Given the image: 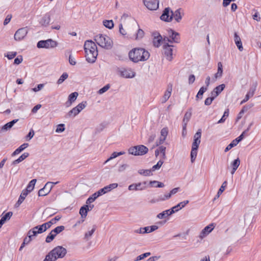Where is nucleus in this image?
Instances as JSON below:
<instances>
[{"instance_id":"obj_61","label":"nucleus","mask_w":261,"mask_h":261,"mask_svg":"<svg viewBox=\"0 0 261 261\" xmlns=\"http://www.w3.org/2000/svg\"><path fill=\"white\" fill-rule=\"evenodd\" d=\"M16 56V52H9L7 54V55H5V56L9 60L13 59Z\"/></svg>"},{"instance_id":"obj_64","label":"nucleus","mask_w":261,"mask_h":261,"mask_svg":"<svg viewBox=\"0 0 261 261\" xmlns=\"http://www.w3.org/2000/svg\"><path fill=\"white\" fill-rule=\"evenodd\" d=\"M22 57L21 56H19L15 59L14 63L16 65H18L21 63L22 61Z\"/></svg>"},{"instance_id":"obj_1","label":"nucleus","mask_w":261,"mask_h":261,"mask_svg":"<svg viewBox=\"0 0 261 261\" xmlns=\"http://www.w3.org/2000/svg\"><path fill=\"white\" fill-rule=\"evenodd\" d=\"M85 57L88 62L93 63L95 62L98 55L96 44L92 40H87L84 44Z\"/></svg>"},{"instance_id":"obj_6","label":"nucleus","mask_w":261,"mask_h":261,"mask_svg":"<svg viewBox=\"0 0 261 261\" xmlns=\"http://www.w3.org/2000/svg\"><path fill=\"white\" fill-rule=\"evenodd\" d=\"M148 151V148L143 145L132 147L128 149V152L134 155H142L146 154Z\"/></svg>"},{"instance_id":"obj_35","label":"nucleus","mask_w":261,"mask_h":261,"mask_svg":"<svg viewBox=\"0 0 261 261\" xmlns=\"http://www.w3.org/2000/svg\"><path fill=\"white\" fill-rule=\"evenodd\" d=\"M147 181H143L142 182H138L136 184L138 191H142L145 190L147 188Z\"/></svg>"},{"instance_id":"obj_31","label":"nucleus","mask_w":261,"mask_h":261,"mask_svg":"<svg viewBox=\"0 0 261 261\" xmlns=\"http://www.w3.org/2000/svg\"><path fill=\"white\" fill-rule=\"evenodd\" d=\"M95 230H96V226L94 225L91 230H89L88 231L86 232L85 233L84 239L87 240H88L92 237V236L93 235V234L94 232V231H95Z\"/></svg>"},{"instance_id":"obj_29","label":"nucleus","mask_w":261,"mask_h":261,"mask_svg":"<svg viewBox=\"0 0 261 261\" xmlns=\"http://www.w3.org/2000/svg\"><path fill=\"white\" fill-rule=\"evenodd\" d=\"M29 146L28 143H23L20 145L18 148H17L12 154V156H14L20 153L25 148Z\"/></svg>"},{"instance_id":"obj_46","label":"nucleus","mask_w":261,"mask_h":261,"mask_svg":"<svg viewBox=\"0 0 261 261\" xmlns=\"http://www.w3.org/2000/svg\"><path fill=\"white\" fill-rule=\"evenodd\" d=\"M251 125H252V124H251L250 125V126L248 127V128L246 130L244 131L239 137H238V138H237L235 139V140L238 141H237L238 143H239L241 140H242L243 139L244 136L246 135L247 132H248V130H249L250 127Z\"/></svg>"},{"instance_id":"obj_11","label":"nucleus","mask_w":261,"mask_h":261,"mask_svg":"<svg viewBox=\"0 0 261 261\" xmlns=\"http://www.w3.org/2000/svg\"><path fill=\"white\" fill-rule=\"evenodd\" d=\"M172 45H169L168 43L164 42L163 46V54L168 61H171L173 59Z\"/></svg>"},{"instance_id":"obj_57","label":"nucleus","mask_w":261,"mask_h":261,"mask_svg":"<svg viewBox=\"0 0 261 261\" xmlns=\"http://www.w3.org/2000/svg\"><path fill=\"white\" fill-rule=\"evenodd\" d=\"M215 98V97H214V95H212V97L206 98L204 104L206 106L210 105Z\"/></svg>"},{"instance_id":"obj_43","label":"nucleus","mask_w":261,"mask_h":261,"mask_svg":"<svg viewBox=\"0 0 261 261\" xmlns=\"http://www.w3.org/2000/svg\"><path fill=\"white\" fill-rule=\"evenodd\" d=\"M237 140H233L229 145L227 146V147L225 149V152H227L231 149L232 147L236 146L238 143L237 142Z\"/></svg>"},{"instance_id":"obj_26","label":"nucleus","mask_w":261,"mask_h":261,"mask_svg":"<svg viewBox=\"0 0 261 261\" xmlns=\"http://www.w3.org/2000/svg\"><path fill=\"white\" fill-rule=\"evenodd\" d=\"M53 186H51L48 190H47V188H45L44 186L43 188L39 190L38 196H44L47 195L50 192Z\"/></svg>"},{"instance_id":"obj_56","label":"nucleus","mask_w":261,"mask_h":261,"mask_svg":"<svg viewBox=\"0 0 261 261\" xmlns=\"http://www.w3.org/2000/svg\"><path fill=\"white\" fill-rule=\"evenodd\" d=\"M64 124H60L57 125V127L56 129V133H61L64 131L65 127H64Z\"/></svg>"},{"instance_id":"obj_3","label":"nucleus","mask_w":261,"mask_h":261,"mask_svg":"<svg viewBox=\"0 0 261 261\" xmlns=\"http://www.w3.org/2000/svg\"><path fill=\"white\" fill-rule=\"evenodd\" d=\"M66 249L58 246L54 248L45 256L43 261H55L58 258H63L66 254Z\"/></svg>"},{"instance_id":"obj_33","label":"nucleus","mask_w":261,"mask_h":261,"mask_svg":"<svg viewBox=\"0 0 261 261\" xmlns=\"http://www.w3.org/2000/svg\"><path fill=\"white\" fill-rule=\"evenodd\" d=\"M124 154V152H114L112 153L111 156L108 158L105 162V164L107 163V162H108L109 161H110V160L113 159H115L116 158V157L119 156V155H122Z\"/></svg>"},{"instance_id":"obj_51","label":"nucleus","mask_w":261,"mask_h":261,"mask_svg":"<svg viewBox=\"0 0 261 261\" xmlns=\"http://www.w3.org/2000/svg\"><path fill=\"white\" fill-rule=\"evenodd\" d=\"M164 163V161L163 160H160L156 165L152 166L151 170L152 171H154L156 170H159L162 166Z\"/></svg>"},{"instance_id":"obj_59","label":"nucleus","mask_w":261,"mask_h":261,"mask_svg":"<svg viewBox=\"0 0 261 261\" xmlns=\"http://www.w3.org/2000/svg\"><path fill=\"white\" fill-rule=\"evenodd\" d=\"M171 197V195L169 193L168 194H165L163 196H160L159 198L161 201H165L166 200L169 199Z\"/></svg>"},{"instance_id":"obj_18","label":"nucleus","mask_w":261,"mask_h":261,"mask_svg":"<svg viewBox=\"0 0 261 261\" xmlns=\"http://www.w3.org/2000/svg\"><path fill=\"white\" fill-rule=\"evenodd\" d=\"M177 210H176L175 211L169 210H165L162 213H159L157 215V218L160 219H163L167 218L168 216L171 215L175 212H177Z\"/></svg>"},{"instance_id":"obj_60","label":"nucleus","mask_w":261,"mask_h":261,"mask_svg":"<svg viewBox=\"0 0 261 261\" xmlns=\"http://www.w3.org/2000/svg\"><path fill=\"white\" fill-rule=\"evenodd\" d=\"M28 194L29 193L27 191L23 190H22L19 198L23 201Z\"/></svg>"},{"instance_id":"obj_21","label":"nucleus","mask_w":261,"mask_h":261,"mask_svg":"<svg viewBox=\"0 0 261 261\" xmlns=\"http://www.w3.org/2000/svg\"><path fill=\"white\" fill-rule=\"evenodd\" d=\"M223 74V65L221 62L218 63V70L217 73L215 74L214 77L212 79L213 82H215L218 78H220Z\"/></svg>"},{"instance_id":"obj_30","label":"nucleus","mask_w":261,"mask_h":261,"mask_svg":"<svg viewBox=\"0 0 261 261\" xmlns=\"http://www.w3.org/2000/svg\"><path fill=\"white\" fill-rule=\"evenodd\" d=\"M13 215V213L12 212H9L7 213L6 214L3 215L1 219V221L4 224L7 221H8L10 219L11 217Z\"/></svg>"},{"instance_id":"obj_49","label":"nucleus","mask_w":261,"mask_h":261,"mask_svg":"<svg viewBox=\"0 0 261 261\" xmlns=\"http://www.w3.org/2000/svg\"><path fill=\"white\" fill-rule=\"evenodd\" d=\"M207 90V87H202L200 88V89H199L197 95H196V98H202V96L203 94V93Z\"/></svg>"},{"instance_id":"obj_25","label":"nucleus","mask_w":261,"mask_h":261,"mask_svg":"<svg viewBox=\"0 0 261 261\" xmlns=\"http://www.w3.org/2000/svg\"><path fill=\"white\" fill-rule=\"evenodd\" d=\"M189 200H185V201H182V202L179 203L176 205L172 207L170 210H173V211L177 210V212L179 210L184 207L188 203H189Z\"/></svg>"},{"instance_id":"obj_13","label":"nucleus","mask_w":261,"mask_h":261,"mask_svg":"<svg viewBox=\"0 0 261 261\" xmlns=\"http://www.w3.org/2000/svg\"><path fill=\"white\" fill-rule=\"evenodd\" d=\"M28 33L27 28H22L18 29L14 34V39L16 41H20L24 39Z\"/></svg>"},{"instance_id":"obj_32","label":"nucleus","mask_w":261,"mask_h":261,"mask_svg":"<svg viewBox=\"0 0 261 261\" xmlns=\"http://www.w3.org/2000/svg\"><path fill=\"white\" fill-rule=\"evenodd\" d=\"M162 37L161 35H159L157 37H154L153 40V44L155 47H158L161 44Z\"/></svg>"},{"instance_id":"obj_24","label":"nucleus","mask_w":261,"mask_h":261,"mask_svg":"<svg viewBox=\"0 0 261 261\" xmlns=\"http://www.w3.org/2000/svg\"><path fill=\"white\" fill-rule=\"evenodd\" d=\"M18 121V119H14L8 123H6L1 128L2 130V131H6L8 129L11 128L13 126V125L15 123H16Z\"/></svg>"},{"instance_id":"obj_38","label":"nucleus","mask_w":261,"mask_h":261,"mask_svg":"<svg viewBox=\"0 0 261 261\" xmlns=\"http://www.w3.org/2000/svg\"><path fill=\"white\" fill-rule=\"evenodd\" d=\"M103 24L105 27L110 29L114 27L113 21L112 20H105L103 21Z\"/></svg>"},{"instance_id":"obj_10","label":"nucleus","mask_w":261,"mask_h":261,"mask_svg":"<svg viewBox=\"0 0 261 261\" xmlns=\"http://www.w3.org/2000/svg\"><path fill=\"white\" fill-rule=\"evenodd\" d=\"M87 105L86 101H83L79 103L75 107L73 108L72 110L68 112L67 116L68 117H74L79 114L83 109H84Z\"/></svg>"},{"instance_id":"obj_54","label":"nucleus","mask_w":261,"mask_h":261,"mask_svg":"<svg viewBox=\"0 0 261 261\" xmlns=\"http://www.w3.org/2000/svg\"><path fill=\"white\" fill-rule=\"evenodd\" d=\"M110 87L109 84L106 85L103 87H102V88L98 90V93L99 94H102L104 93L105 92H106L109 89Z\"/></svg>"},{"instance_id":"obj_34","label":"nucleus","mask_w":261,"mask_h":261,"mask_svg":"<svg viewBox=\"0 0 261 261\" xmlns=\"http://www.w3.org/2000/svg\"><path fill=\"white\" fill-rule=\"evenodd\" d=\"M149 185H150L151 187L158 188H163L164 187V185L163 183L156 180L150 181L149 182Z\"/></svg>"},{"instance_id":"obj_42","label":"nucleus","mask_w":261,"mask_h":261,"mask_svg":"<svg viewBox=\"0 0 261 261\" xmlns=\"http://www.w3.org/2000/svg\"><path fill=\"white\" fill-rule=\"evenodd\" d=\"M144 35V31L141 29L138 28L137 30V32L136 33L135 35V39L136 40L141 39L143 37Z\"/></svg>"},{"instance_id":"obj_20","label":"nucleus","mask_w":261,"mask_h":261,"mask_svg":"<svg viewBox=\"0 0 261 261\" xmlns=\"http://www.w3.org/2000/svg\"><path fill=\"white\" fill-rule=\"evenodd\" d=\"M225 85L224 84H221L216 87L211 92V95H214V97H216L219 94L224 90Z\"/></svg>"},{"instance_id":"obj_47","label":"nucleus","mask_w":261,"mask_h":261,"mask_svg":"<svg viewBox=\"0 0 261 261\" xmlns=\"http://www.w3.org/2000/svg\"><path fill=\"white\" fill-rule=\"evenodd\" d=\"M88 211L85 207V205L82 206L80 210V214L83 218H85L87 216Z\"/></svg>"},{"instance_id":"obj_14","label":"nucleus","mask_w":261,"mask_h":261,"mask_svg":"<svg viewBox=\"0 0 261 261\" xmlns=\"http://www.w3.org/2000/svg\"><path fill=\"white\" fill-rule=\"evenodd\" d=\"M169 34L170 35V37L171 38V40H170L168 38H165L164 39V42H166V41H168L170 43H178L179 42V35L178 33L175 32L173 30H171L170 31H169Z\"/></svg>"},{"instance_id":"obj_62","label":"nucleus","mask_w":261,"mask_h":261,"mask_svg":"<svg viewBox=\"0 0 261 261\" xmlns=\"http://www.w3.org/2000/svg\"><path fill=\"white\" fill-rule=\"evenodd\" d=\"M51 223L50 221L43 223L42 224V226L43 227V230L45 231L48 228H49L51 226Z\"/></svg>"},{"instance_id":"obj_55","label":"nucleus","mask_w":261,"mask_h":261,"mask_svg":"<svg viewBox=\"0 0 261 261\" xmlns=\"http://www.w3.org/2000/svg\"><path fill=\"white\" fill-rule=\"evenodd\" d=\"M159 152L163 154V159H165L166 156V147L164 146H160L158 148Z\"/></svg>"},{"instance_id":"obj_17","label":"nucleus","mask_w":261,"mask_h":261,"mask_svg":"<svg viewBox=\"0 0 261 261\" xmlns=\"http://www.w3.org/2000/svg\"><path fill=\"white\" fill-rule=\"evenodd\" d=\"M214 228L213 224H211L206 226L200 232L199 238L202 239L205 237L213 230Z\"/></svg>"},{"instance_id":"obj_52","label":"nucleus","mask_w":261,"mask_h":261,"mask_svg":"<svg viewBox=\"0 0 261 261\" xmlns=\"http://www.w3.org/2000/svg\"><path fill=\"white\" fill-rule=\"evenodd\" d=\"M56 236L51 231L48 234V235L46 237L45 241L47 243L51 242L55 238Z\"/></svg>"},{"instance_id":"obj_45","label":"nucleus","mask_w":261,"mask_h":261,"mask_svg":"<svg viewBox=\"0 0 261 261\" xmlns=\"http://www.w3.org/2000/svg\"><path fill=\"white\" fill-rule=\"evenodd\" d=\"M65 229V227L64 226H59L56 227L55 229L51 230L53 233H54L56 236L58 233L62 232Z\"/></svg>"},{"instance_id":"obj_41","label":"nucleus","mask_w":261,"mask_h":261,"mask_svg":"<svg viewBox=\"0 0 261 261\" xmlns=\"http://www.w3.org/2000/svg\"><path fill=\"white\" fill-rule=\"evenodd\" d=\"M227 182L226 181H224L223 182V184L221 185L220 188L219 189V190L218 191V193H217V197H219L222 194L223 192L225 190V188H226V187L227 186Z\"/></svg>"},{"instance_id":"obj_44","label":"nucleus","mask_w":261,"mask_h":261,"mask_svg":"<svg viewBox=\"0 0 261 261\" xmlns=\"http://www.w3.org/2000/svg\"><path fill=\"white\" fill-rule=\"evenodd\" d=\"M68 75L66 72L63 73L58 80L57 84L58 85L61 84L65 80L68 78Z\"/></svg>"},{"instance_id":"obj_5","label":"nucleus","mask_w":261,"mask_h":261,"mask_svg":"<svg viewBox=\"0 0 261 261\" xmlns=\"http://www.w3.org/2000/svg\"><path fill=\"white\" fill-rule=\"evenodd\" d=\"M94 40L98 45L102 48L109 49L112 47V40L107 35L98 34L95 37Z\"/></svg>"},{"instance_id":"obj_4","label":"nucleus","mask_w":261,"mask_h":261,"mask_svg":"<svg viewBox=\"0 0 261 261\" xmlns=\"http://www.w3.org/2000/svg\"><path fill=\"white\" fill-rule=\"evenodd\" d=\"M201 130L199 129L194 136V141L192 143V149L190 154L191 161L192 163H193L196 158L197 150L201 142Z\"/></svg>"},{"instance_id":"obj_12","label":"nucleus","mask_w":261,"mask_h":261,"mask_svg":"<svg viewBox=\"0 0 261 261\" xmlns=\"http://www.w3.org/2000/svg\"><path fill=\"white\" fill-rule=\"evenodd\" d=\"M173 11L169 8H166L160 17L162 20L166 22H170L173 19Z\"/></svg>"},{"instance_id":"obj_23","label":"nucleus","mask_w":261,"mask_h":261,"mask_svg":"<svg viewBox=\"0 0 261 261\" xmlns=\"http://www.w3.org/2000/svg\"><path fill=\"white\" fill-rule=\"evenodd\" d=\"M172 88L171 86H168L163 97L162 102H165L170 97Z\"/></svg>"},{"instance_id":"obj_48","label":"nucleus","mask_w":261,"mask_h":261,"mask_svg":"<svg viewBox=\"0 0 261 261\" xmlns=\"http://www.w3.org/2000/svg\"><path fill=\"white\" fill-rule=\"evenodd\" d=\"M240 165V160L239 158H237V159L234 160L231 163L230 165L232 168H234V169H237Z\"/></svg>"},{"instance_id":"obj_27","label":"nucleus","mask_w":261,"mask_h":261,"mask_svg":"<svg viewBox=\"0 0 261 261\" xmlns=\"http://www.w3.org/2000/svg\"><path fill=\"white\" fill-rule=\"evenodd\" d=\"M36 181L37 180L36 179H33L32 180H31L29 182V184L28 185L26 189H24V190L27 191L29 193L32 191L34 189Z\"/></svg>"},{"instance_id":"obj_50","label":"nucleus","mask_w":261,"mask_h":261,"mask_svg":"<svg viewBox=\"0 0 261 261\" xmlns=\"http://www.w3.org/2000/svg\"><path fill=\"white\" fill-rule=\"evenodd\" d=\"M150 254H151L150 252H146L145 253L142 254L138 256L135 259V261H138V260L143 259L144 258L149 256Z\"/></svg>"},{"instance_id":"obj_9","label":"nucleus","mask_w":261,"mask_h":261,"mask_svg":"<svg viewBox=\"0 0 261 261\" xmlns=\"http://www.w3.org/2000/svg\"><path fill=\"white\" fill-rule=\"evenodd\" d=\"M58 45V43L51 39L39 41L37 44L38 48H53Z\"/></svg>"},{"instance_id":"obj_16","label":"nucleus","mask_w":261,"mask_h":261,"mask_svg":"<svg viewBox=\"0 0 261 261\" xmlns=\"http://www.w3.org/2000/svg\"><path fill=\"white\" fill-rule=\"evenodd\" d=\"M168 134V129L167 127H164L161 130V136L159 138V142H156V146H158L163 144L165 141L166 137Z\"/></svg>"},{"instance_id":"obj_58","label":"nucleus","mask_w":261,"mask_h":261,"mask_svg":"<svg viewBox=\"0 0 261 261\" xmlns=\"http://www.w3.org/2000/svg\"><path fill=\"white\" fill-rule=\"evenodd\" d=\"M38 234H39V233L37 232V230H34V227L28 232V235H30L32 238L36 236Z\"/></svg>"},{"instance_id":"obj_19","label":"nucleus","mask_w":261,"mask_h":261,"mask_svg":"<svg viewBox=\"0 0 261 261\" xmlns=\"http://www.w3.org/2000/svg\"><path fill=\"white\" fill-rule=\"evenodd\" d=\"M78 95L79 94L76 92L70 94L68 96V101L65 103L66 106L67 107L70 106L72 102L75 101Z\"/></svg>"},{"instance_id":"obj_7","label":"nucleus","mask_w":261,"mask_h":261,"mask_svg":"<svg viewBox=\"0 0 261 261\" xmlns=\"http://www.w3.org/2000/svg\"><path fill=\"white\" fill-rule=\"evenodd\" d=\"M56 13V10L53 9L48 12L45 13L40 19L39 24L44 27H48L51 20V16H53Z\"/></svg>"},{"instance_id":"obj_53","label":"nucleus","mask_w":261,"mask_h":261,"mask_svg":"<svg viewBox=\"0 0 261 261\" xmlns=\"http://www.w3.org/2000/svg\"><path fill=\"white\" fill-rule=\"evenodd\" d=\"M192 114L191 112H187L184 116V119H183V122L188 123L189 120L191 118Z\"/></svg>"},{"instance_id":"obj_40","label":"nucleus","mask_w":261,"mask_h":261,"mask_svg":"<svg viewBox=\"0 0 261 261\" xmlns=\"http://www.w3.org/2000/svg\"><path fill=\"white\" fill-rule=\"evenodd\" d=\"M98 197V196L96 193L93 194L90 197H89L86 200V204H89L92 203Z\"/></svg>"},{"instance_id":"obj_8","label":"nucleus","mask_w":261,"mask_h":261,"mask_svg":"<svg viewBox=\"0 0 261 261\" xmlns=\"http://www.w3.org/2000/svg\"><path fill=\"white\" fill-rule=\"evenodd\" d=\"M118 72L119 75L124 78H133L136 75L135 72L130 68H119L118 69Z\"/></svg>"},{"instance_id":"obj_39","label":"nucleus","mask_w":261,"mask_h":261,"mask_svg":"<svg viewBox=\"0 0 261 261\" xmlns=\"http://www.w3.org/2000/svg\"><path fill=\"white\" fill-rule=\"evenodd\" d=\"M229 116V110L227 109H226L223 114V115L222 116V118L218 121V123H223L226 119Z\"/></svg>"},{"instance_id":"obj_28","label":"nucleus","mask_w":261,"mask_h":261,"mask_svg":"<svg viewBox=\"0 0 261 261\" xmlns=\"http://www.w3.org/2000/svg\"><path fill=\"white\" fill-rule=\"evenodd\" d=\"M29 155V153L28 152H24L22 154H21L17 160H14L12 162L13 165L17 164L22 161H23L24 159H25Z\"/></svg>"},{"instance_id":"obj_2","label":"nucleus","mask_w":261,"mask_h":261,"mask_svg":"<svg viewBox=\"0 0 261 261\" xmlns=\"http://www.w3.org/2000/svg\"><path fill=\"white\" fill-rule=\"evenodd\" d=\"M128 55L130 60L135 63L146 61L150 56L149 52L142 48H136L131 50Z\"/></svg>"},{"instance_id":"obj_63","label":"nucleus","mask_w":261,"mask_h":261,"mask_svg":"<svg viewBox=\"0 0 261 261\" xmlns=\"http://www.w3.org/2000/svg\"><path fill=\"white\" fill-rule=\"evenodd\" d=\"M44 85L43 84H39L38 85L37 87L33 88L32 90L35 92H38L41 90L44 87Z\"/></svg>"},{"instance_id":"obj_15","label":"nucleus","mask_w":261,"mask_h":261,"mask_svg":"<svg viewBox=\"0 0 261 261\" xmlns=\"http://www.w3.org/2000/svg\"><path fill=\"white\" fill-rule=\"evenodd\" d=\"M145 6L150 10H155L159 8V1L158 0L144 1Z\"/></svg>"},{"instance_id":"obj_37","label":"nucleus","mask_w":261,"mask_h":261,"mask_svg":"<svg viewBox=\"0 0 261 261\" xmlns=\"http://www.w3.org/2000/svg\"><path fill=\"white\" fill-rule=\"evenodd\" d=\"M152 171L151 169H146V170L141 169V170H139L138 173L140 174L143 175L145 176H150V175H152V173H151Z\"/></svg>"},{"instance_id":"obj_22","label":"nucleus","mask_w":261,"mask_h":261,"mask_svg":"<svg viewBox=\"0 0 261 261\" xmlns=\"http://www.w3.org/2000/svg\"><path fill=\"white\" fill-rule=\"evenodd\" d=\"M181 11H182V10L181 9L179 8L175 10V12H173V18H174L175 20L177 22L181 21L182 15H184Z\"/></svg>"},{"instance_id":"obj_36","label":"nucleus","mask_w":261,"mask_h":261,"mask_svg":"<svg viewBox=\"0 0 261 261\" xmlns=\"http://www.w3.org/2000/svg\"><path fill=\"white\" fill-rule=\"evenodd\" d=\"M118 187V184L117 183H113L110 184L108 186H105L104 187V189L105 190L106 193H108L111 191L112 190Z\"/></svg>"}]
</instances>
